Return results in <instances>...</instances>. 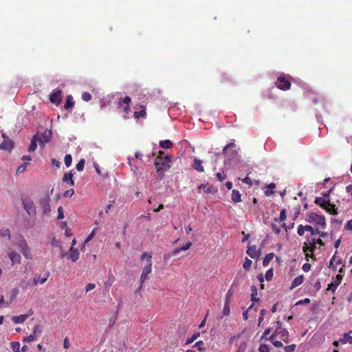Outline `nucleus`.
I'll use <instances>...</instances> for the list:
<instances>
[{
    "mask_svg": "<svg viewBox=\"0 0 352 352\" xmlns=\"http://www.w3.org/2000/svg\"><path fill=\"white\" fill-rule=\"evenodd\" d=\"M251 291H252V294H251V300H252V301H253V302H258L259 300V298H256V296H257V288H256V287L255 285H252Z\"/></svg>",
    "mask_w": 352,
    "mask_h": 352,
    "instance_id": "a878e982",
    "label": "nucleus"
},
{
    "mask_svg": "<svg viewBox=\"0 0 352 352\" xmlns=\"http://www.w3.org/2000/svg\"><path fill=\"white\" fill-rule=\"evenodd\" d=\"M342 279V275L338 274L336 277V280L328 285L327 289L331 290L332 292H335L338 286L340 284Z\"/></svg>",
    "mask_w": 352,
    "mask_h": 352,
    "instance_id": "f8f14e48",
    "label": "nucleus"
},
{
    "mask_svg": "<svg viewBox=\"0 0 352 352\" xmlns=\"http://www.w3.org/2000/svg\"><path fill=\"white\" fill-rule=\"evenodd\" d=\"M51 164L52 166H56V168H59L60 166V162L59 161H58L57 160H56L55 158H52L51 159Z\"/></svg>",
    "mask_w": 352,
    "mask_h": 352,
    "instance_id": "052dcab7",
    "label": "nucleus"
},
{
    "mask_svg": "<svg viewBox=\"0 0 352 352\" xmlns=\"http://www.w3.org/2000/svg\"><path fill=\"white\" fill-rule=\"evenodd\" d=\"M351 333H352V331L344 333L343 338L340 339V342L345 344L346 342H349L350 344H352V336H350Z\"/></svg>",
    "mask_w": 352,
    "mask_h": 352,
    "instance_id": "b1692460",
    "label": "nucleus"
},
{
    "mask_svg": "<svg viewBox=\"0 0 352 352\" xmlns=\"http://www.w3.org/2000/svg\"><path fill=\"white\" fill-rule=\"evenodd\" d=\"M82 99L85 102H89L91 99V95L88 92H85L82 95Z\"/></svg>",
    "mask_w": 352,
    "mask_h": 352,
    "instance_id": "3c124183",
    "label": "nucleus"
},
{
    "mask_svg": "<svg viewBox=\"0 0 352 352\" xmlns=\"http://www.w3.org/2000/svg\"><path fill=\"white\" fill-rule=\"evenodd\" d=\"M131 99L129 96H125L123 99L120 100L118 102L120 106H122V104H125L126 105H129Z\"/></svg>",
    "mask_w": 352,
    "mask_h": 352,
    "instance_id": "a19ab883",
    "label": "nucleus"
},
{
    "mask_svg": "<svg viewBox=\"0 0 352 352\" xmlns=\"http://www.w3.org/2000/svg\"><path fill=\"white\" fill-rule=\"evenodd\" d=\"M324 209L331 214H337V208L334 204H331L329 200L328 201L327 206L324 208Z\"/></svg>",
    "mask_w": 352,
    "mask_h": 352,
    "instance_id": "f3484780",
    "label": "nucleus"
},
{
    "mask_svg": "<svg viewBox=\"0 0 352 352\" xmlns=\"http://www.w3.org/2000/svg\"><path fill=\"white\" fill-rule=\"evenodd\" d=\"M234 143H230L223 148V154L226 157L230 160L236 157L237 153L234 149L232 148V147H234Z\"/></svg>",
    "mask_w": 352,
    "mask_h": 352,
    "instance_id": "423d86ee",
    "label": "nucleus"
},
{
    "mask_svg": "<svg viewBox=\"0 0 352 352\" xmlns=\"http://www.w3.org/2000/svg\"><path fill=\"white\" fill-rule=\"evenodd\" d=\"M274 253H269L265 255V256L263 258V266H267L269 263L272 261V259L274 258Z\"/></svg>",
    "mask_w": 352,
    "mask_h": 352,
    "instance_id": "cd10ccee",
    "label": "nucleus"
},
{
    "mask_svg": "<svg viewBox=\"0 0 352 352\" xmlns=\"http://www.w3.org/2000/svg\"><path fill=\"white\" fill-rule=\"evenodd\" d=\"M128 164L130 166V168H131V170L134 173H138V168L136 165L133 164L132 163V160L131 158H128Z\"/></svg>",
    "mask_w": 352,
    "mask_h": 352,
    "instance_id": "58836bf2",
    "label": "nucleus"
},
{
    "mask_svg": "<svg viewBox=\"0 0 352 352\" xmlns=\"http://www.w3.org/2000/svg\"><path fill=\"white\" fill-rule=\"evenodd\" d=\"M85 167V160L81 159L76 164V169L78 171H82Z\"/></svg>",
    "mask_w": 352,
    "mask_h": 352,
    "instance_id": "37998d69",
    "label": "nucleus"
},
{
    "mask_svg": "<svg viewBox=\"0 0 352 352\" xmlns=\"http://www.w3.org/2000/svg\"><path fill=\"white\" fill-rule=\"evenodd\" d=\"M272 277H273V269L271 268L266 272L265 278L267 280L269 281V280H272Z\"/></svg>",
    "mask_w": 352,
    "mask_h": 352,
    "instance_id": "8fccbe9b",
    "label": "nucleus"
},
{
    "mask_svg": "<svg viewBox=\"0 0 352 352\" xmlns=\"http://www.w3.org/2000/svg\"><path fill=\"white\" fill-rule=\"evenodd\" d=\"M50 197L48 194H45L38 198L37 201V213L42 218L51 217Z\"/></svg>",
    "mask_w": 352,
    "mask_h": 352,
    "instance_id": "f03ea898",
    "label": "nucleus"
},
{
    "mask_svg": "<svg viewBox=\"0 0 352 352\" xmlns=\"http://www.w3.org/2000/svg\"><path fill=\"white\" fill-rule=\"evenodd\" d=\"M230 313V303L225 302L223 309V316L221 318H223V316H229Z\"/></svg>",
    "mask_w": 352,
    "mask_h": 352,
    "instance_id": "72a5a7b5",
    "label": "nucleus"
},
{
    "mask_svg": "<svg viewBox=\"0 0 352 352\" xmlns=\"http://www.w3.org/2000/svg\"><path fill=\"white\" fill-rule=\"evenodd\" d=\"M256 245H248V248L246 251V253L252 258H255L257 255H256Z\"/></svg>",
    "mask_w": 352,
    "mask_h": 352,
    "instance_id": "5701e85b",
    "label": "nucleus"
},
{
    "mask_svg": "<svg viewBox=\"0 0 352 352\" xmlns=\"http://www.w3.org/2000/svg\"><path fill=\"white\" fill-rule=\"evenodd\" d=\"M50 100L52 103L59 104L61 101V90H54L50 96Z\"/></svg>",
    "mask_w": 352,
    "mask_h": 352,
    "instance_id": "1a4fd4ad",
    "label": "nucleus"
},
{
    "mask_svg": "<svg viewBox=\"0 0 352 352\" xmlns=\"http://www.w3.org/2000/svg\"><path fill=\"white\" fill-rule=\"evenodd\" d=\"M74 193V191L73 189H69V190H67L64 194H63V196L65 197H72Z\"/></svg>",
    "mask_w": 352,
    "mask_h": 352,
    "instance_id": "680f3d73",
    "label": "nucleus"
},
{
    "mask_svg": "<svg viewBox=\"0 0 352 352\" xmlns=\"http://www.w3.org/2000/svg\"><path fill=\"white\" fill-rule=\"evenodd\" d=\"M42 332V327L40 324H36L33 330L32 335H34V337L38 336L41 335Z\"/></svg>",
    "mask_w": 352,
    "mask_h": 352,
    "instance_id": "f704fd0d",
    "label": "nucleus"
},
{
    "mask_svg": "<svg viewBox=\"0 0 352 352\" xmlns=\"http://www.w3.org/2000/svg\"><path fill=\"white\" fill-rule=\"evenodd\" d=\"M241 193L239 192V190H232V200L234 203H238V202L241 201Z\"/></svg>",
    "mask_w": 352,
    "mask_h": 352,
    "instance_id": "4be33fe9",
    "label": "nucleus"
},
{
    "mask_svg": "<svg viewBox=\"0 0 352 352\" xmlns=\"http://www.w3.org/2000/svg\"><path fill=\"white\" fill-rule=\"evenodd\" d=\"M38 134H35L32 138V140H31V142H30V144L28 147V151L29 152H33L36 150V147H37V141H38Z\"/></svg>",
    "mask_w": 352,
    "mask_h": 352,
    "instance_id": "dca6fc26",
    "label": "nucleus"
},
{
    "mask_svg": "<svg viewBox=\"0 0 352 352\" xmlns=\"http://www.w3.org/2000/svg\"><path fill=\"white\" fill-rule=\"evenodd\" d=\"M21 203L24 210L30 217H33L37 213V207L35 206L34 201L30 197L28 196L23 197L21 198Z\"/></svg>",
    "mask_w": 352,
    "mask_h": 352,
    "instance_id": "7ed1b4c3",
    "label": "nucleus"
},
{
    "mask_svg": "<svg viewBox=\"0 0 352 352\" xmlns=\"http://www.w3.org/2000/svg\"><path fill=\"white\" fill-rule=\"evenodd\" d=\"M274 335H280L285 342H288L287 338L289 336V333L287 329L282 328V323L280 321L276 322V328L274 332Z\"/></svg>",
    "mask_w": 352,
    "mask_h": 352,
    "instance_id": "39448f33",
    "label": "nucleus"
},
{
    "mask_svg": "<svg viewBox=\"0 0 352 352\" xmlns=\"http://www.w3.org/2000/svg\"><path fill=\"white\" fill-rule=\"evenodd\" d=\"M217 177L219 181L223 182L226 179V175L224 174H222L221 173H217Z\"/></svg>",
    "mask_w": 352,
    "mask_h": 352,
    "instance_id": "774afa93",
    "label": "nucleus"
},
{
    "mask_svg": "<svg viewBox=\"0 0 352 352\" xmlns=\"http://www.w3.org/2000/svg\"><path fill=\"white\" fill-rule=\"evenodd\" d=\"M307 231H309L312 235H316L320 233L318 229H314L311 226H306L305 228Z\"/></svg>",
    "mask_w": 352,
    "mask_h": 352,
    "instance_id": "a18cd8bd",
    "label": "nucleus"
},
{
    "mask_svg": "<svg viewBox=\"0 0 352 352\" xmlns=\"http://www.w3.org/2000/svg\"><path fill=\"white\" fill-rule=\"evenodd\" d=\"M60 228L62 229H65V235L67 236V237H69L70 236L72 235V233L71 232L70 230L69 229V228L67 227V222L66 221H63L62 223H61V226Z\"/></svg>",
    "mask_w": 352,
    "mask_h": 352,
    "instance_id": "2f4dec72",
    "label": "nucleus"
},
{
    "mask_svg": "<svg viewBox=\"0 0 352 352\" xmlns=\"http://www.w3.org/2000/svg\"><path fill=\"white\" fill-rule=\"evenodd\" d=\"M309 219L310 220H324V217H322V216H318L316 213L315 212H311L309 214Z\"/></svg>",
    "mask_w": 352,
    "mask_h": 352,
    "instance_id": "79ce46f5",
    "label": "nucleus"
},
{
    "mask_svg": "<svg viewBox=\"0 0 352 352\" xmlns=\"http://www.w3.org/2000/svg\"><path fill=\"white\" fill-rule=\"evenodd\" d=\"M4 140L3 142L0 144V148L6 150V151H11L14 147V143L12 140L6 139V135L4 134L2 135Z\"/></svg>",
    "mask_w": 352,
    "mask_h": 352,
    "instance_id": "9b49d317",
    "label": "nucleus"
},
{
    "mask_svg": "<svg viewBox=\"0 0 352 352\" xmlns=\"http://www.w3.org/2000/svg\"><path fill=\"white\" fill-rule=\"evenodd\" d=\"M303 280H304L303 275H300V276L296 277L292 283L290 289L292 290L294 288L296 287L297 286L301 285L303 282Z\"/></svg>",
    "mask_w": 352,
    "mask_h": 352,
    "instance_id": "a211bd4d",
    "label": "nucleus"
},
{
    "mask_svg": "<svg viewBox=\"0 0 352 352\" xmlns=\"http://www.w3.org/2000/svg\"><path fill=\"white\" fill-rule=\"evenodd\" d=\"M306 228V226H303L302 225H300L298 226V234L300 235V236H302L305 233V230H306L305 229Z\"/></svg>",
    "mask_w": 352,
    "mask_h": 352,
    "instance_id": "4d7b16f0",
    "label": "nucleus"
},
{
    "mask_svg": "<svg viewBox=\"0 0 352 352\" xmlns=\"http://www.w3.org/2000/svg\"><path fill=\"white\" fill-rule=\"evenodd\" d=\"M58 216H57V219H62L64 218V214H63V208L62 206H59L58 208Z\"/></svg>",
    "mask_w": 352,
    "mask_h": 352,
    "instance_id": "603ef678",
    "label": "nucleus"
},
{
    "mask_svg": "<svg viewBox=\"0 0 352 352\" xmlns=\"http://www.w3.org/2000/svg\"><path fill=\"white\" fill-rule=\"evenodd\" d=\"M259 352H270V348L267 344H261L258 348Z\"/></svg>",
    "mask_w": 352,
    "mask_h": 352,
    "instance_id": "49530a36",
    "label": "nucleus"
},
{
    "mask_svg": "<svg viewBox=\"0 0 352 352\" xmlns=\"http://www.w3.org/2000/svg\"><path fill=\"white\" fill-rule=\"evenodd\" d=\"M203 344H204L203 341L199 340V341H198L197 342L195 343L194 346L197 347L199 351H202L203 350V349H202V345Z\"/></svg>",
    "mask_w": 352,
    "mask_h": 352,
    "instance_id": "338daca9",
    "label": "nucleus"
},
{
    "mask_svg": "<svg viewBox=\"0 0 352 352\" xmlns=\"http://www.w3.org/2000/svg\"><path fill=\"white\" fill-rule=\"evenodd\" d=\"M276 85L280 90L287 91L291 88V82L285 76H280L277 78Z\"/></svg>",
    "mask_w": 352,
    "mask_h": 352,
    "instance_id": "20e7f679",
    "label": "nucleus"
},
{
    "mask_svg": "<svg viewBox=\"0 0 352 352\" xmlns=\"http://www.w3.org/2000/svg\"><path fill=\"white\" fill-rule=\"evenodd\" d=\"M11 347L13 351L20 352V343L19 342H11Z\"/></svg>",
    "mask_w": 352,
    "mask_h": 352,
    "instance_id": "ea45409f",
    "label": "nucleus"
},
{
    "mask_svg": "<svg viewBox=\"0 0 352 352\" xmlns=\"http://www.w3.org/2000/svg\"><path fill=\"white\" fill-rule=\"evenodd\" d=\"M192 243L190 241H188L185 245L182 246L180 248H176L173 251H172V255H176L178 254L180 251H186L188 250L191 246Z\"/></svg>",
    "mask_w": 352,
    "mask_h": 352,
    "instance_id": "412c9836",
    "label": "nucleus"
},
{
    "mask_svg": "<svg viewBox=\"0 0 352 352\" xmlns=\"http://www.w3.org/2000/svg\"><path fill=\"white\" fill-rule=\"evenodd\" d=\"M200 336V333L199 332H197L194 333L191 338H188L186 342V344H190L192 343L195 340L197 339V338Z\"/></svg>",
    "mask_w": 352,
    "mask_h": 352,
    "instance_id": "c9c22d12",
    "label": "nucleus"
},
{
    "mask_svg": "<svg viewBox=\"0 0 352 352\" xmlns=\"http://www.w3.org/2000/svg\"><path fill=\"white\" fill-rule=\"evenodd\" d=\"M252 263V261L246 257L245 260V262H244V263L243 265V268L245 270H249L250 269Z\"/></svg>",
    "mask_w": 352,
    "mask_h": 352,
    "instance_id": "c03bdc74",
    "label": "nucleus"
},
{
    "mask_svg": "<svg viewBox=\"0 0 352 352\" xmlns=\"http://www.w3.org/2000/svg\"><path fill=\"white\" fill-rule=\"evenodd\" d=\"M8 236V239H10V232L9 229H1L0 230V236Z\"/></svg>",
    "mask_w": 352,
    "mask_h": 352,
    "instance_id": "de8ad7c7",
    "label": "nucleus"
},
{
    "mask_svg": "<svg viewBox=\"0 0 352 352\" xmlns=\"http://www.w3.org/2000/svg\"><path fill=\"white\" fill-rule=\"evenodd\" d=\"M67 256L69 259H71L73 262H76L79 258V252L77 249L74 248L72 246L69 248V254L62 252L60 256L63 258L64 256Z\"/></svg>",
    "mask_w": 352,
    "mask_h": 352,
    "instance_id": "0eeeda50",
    "label": "nucleus"
},
{
    "mask_svg": "<svg viewBox=\"0 0 352 352\" xmlns=\"http://www.w3.org/2000/svg\"><path fill=\"white\" fill-rule=\"evenodd\" d=\"M328 201L329 200H326L323 197H316L315 199V203L318 206H320L321 208H324V207H326Z\"/></svg>",
    "mask_w": 352,
    "mask_h": 352,
    "instance_id": "393cba45",
    "label": "nucleus"
},
{
    "mask_svg": "<svg viewBox=\"0 0 352 352\" xmlns=\"http://www.w3.org/2000/svg\"><path fill=\"white\" fill-rule=\"evenodd\" d=\"M171 156L165 155L164 152L160 151L155 157L154 164L157 173H163L170 168Z\"/></svg>",
    "mask_w": 352,
    "mask_h": 352,
    "instance_id": "f257e3e1",
    "label": "nucleus"
},
{
    "mask_svg": "<svg viewBox=\"0 0 352 352\" xmlns=\"http://www.w3.org/2000/svg\"><path fill=\"white\" fill-rule=\"evenodd\" d=\"M151 258H152V256L151 254H148L146 252H144L141 255L140 259L141 260L146 259V261L148 262V263H151Z\"/></svg>",
    "mask_w": 352,
    "mask_h": 352,
    "instance_id": "09e8293b",
    "label": "nucleus"
},
{
    "mask_svg": "<svg viewBox=\"0 0 352 352\" xmlns=\"http://www.w3.org/2000/svg\"><path fill=\"white\" fill-rule=\"evenodd\" d=\"M35 339V337H34V335H30L29 336H27V337H25L23 340V342H32L33 340H34Z\"/></svg>",
    "mask_w": 352,
    "mask_h": 352,
    "instance_id": "0e129e2a",
    "label": "nucleus"
},
{
    "mask_svg": "<svg viewBox=\"0 0 352 352\" xmlns=\"http://www.w3.org/2000/svg\"><path fill=\"white\" fill-rule=\"evenodd\" d=\"M73 173L69 171V173H65L63 177V182L67 183L69 186H74V181L73 179Z\"/></svg>",
    "mask_w": 352,
    "mask_h": 352,
    "instance_id": "4468645a",
    "label": "nucleus"
},
{
    "mask_svg": "<svg viewBox=\"0 0 352 352\" xmlns=\"http://www.w3.org/2000/svg\"><path fill=\"white\" fill-rule=\"evenodd\" d=\"M142 108V109H141L140 111H135L134 112V117L136 118V119H138L140 118H144L146 116V109L144 107L142 106L141 107Z\"/></svg>",
    "mask_w": 352,
    "mask_h": 352,
    "instance_id": "bb28decb",
    "label": "nucleus"
},
{
    "mask_svg": "<svg viewBox=\"0 0 352 352\" xmlns=\"http://www.w3.org/2000/svg\"><path fill=\"white\" fill-rule=\"evenodd\" d=\"M192 168L202 173L204 171V168L202 166V161L197 157L194 159L193 164L192 165Z\"/></svg>",
    "mask_w": 352,
    "mask_h": 352,
    "instance_id": "2eb2a0df",
    "label": "nucleus"
},
{
    "mask_svg": "<svg viewBox=\"0 0 352 352\" xmlns=\"http://www.w3.org/2000/svg\"><path fill=\"white\" fill-rule=\"evenodd\" d=\"M296 349V344H291L285 347V352H294Z\"/></svg>",
    "mask_w": 352,
    "mask_h": 352,
    "instance_id": "864d4df0",
    "label": "nucleus"
},
{
    "mask_svg": "<svg viewBox=\"0 0 352 352\" xmlns=\"http://www.w3.org/2000/svg\"><path fill=\"white\" fill-rule=\"evenodd\" d=\"M160 146L164 148H170L173 146V143L169 140H162L160 142Z\"/></svg>",
    "mask_w": 352,
    "mask_h": 352,
    "instance_id": "c85d7f7f",
    "label": "nucleus"
},
{
    "mask_svg": "<svg viewBox=\"0 0 352 352\" xmlns=\"http://www.w3.org/2000/svg\"><path fill=\"white\" fill-rule=\"evenodd\" d=\"M51 244H52V245L55 246V247H60V241L56 239L55 238H53L52 239Z\"/></svg>",
    "mask_w": 352,
    "mask_h": 352,
    "instance_id": "e2e57ef3",
    "label": "nucleus"
},
{
    "mask_svg": "<svg viewBox=\"0 0 352 352\" xmlns=\"http://www.w3.org/2000/svg\"><path fill=\"white\" fill-rule=\"evenodd\" d=\"M271 226L276 234H278L280 232V227L281 226H278L275 223H272Z\"/></svg>",
    "mask_w": 352,
    "mask_h": 352,
    "instance_id": "13d9d810",
    "label": "nucleus"
},
{
    "mask_svg": "<svg viewBox=\"0 0 352 352\" xmlns=\"http://www.w3.org/2000/svg\"><path fill=\"white\" fill-rule=\"evenodd\" d=\"M49 274H50V273L47 272V274H46V276L44 277V278H34L33 280H32V284L34 285H36L38 284V283H39L40 284L44 283L46 281Z\"/></svg>",
    "mask_w": 352,
    "mask_h": 352,
    "instance_id": "473e14b6",
    "label": "nucleus"
},
{
    "mask_svg": "<svg viewBox=\"0 0 352 352\" xmlns=\"http://www.w3.org/2000/svg\"><path fill=\"white\" fill-rule=\"evenodd\" d=\"M152 263H148L142 270V273L140 276V282L142 284L147 278V275L151 272Z\"/></svg>",
    "mask_w": 352,
    "mask_h": 352,
    "instance_id": "ddd939ff",
    "label": "nucleus"
},
{
    "mask_svg": "<svg viewBox=\"0 0 352 352\" xmlns=\"http://www.w3.org/2000/svg\"><path fill=\"white\" fill-rule=\"evenodd\" d=\"M232 296V292L231 289H230L227 294H226V300H225V302H228L230 303V298Z\"/></svg>",
    "mask_w": 352,
    "mask_h": 352,
    "instance_id": "69168bd1",
    "label": "nucleus"
},
{
    "mask_svg": "<svg viewBox=\"0 0 352 352\" xmlns=\"http://www.w3.org/2000/svg\"><path fill=\"white\" fill-rule=\"evenodd\" d=\"M96 229L97 228H94L91 231V232L88 235V236L87 237V239L84 241V245H83L82 249L85 248V243H88L89 241H90L94 237V236L96 234Z\"/></svg>",
    "mask_w": 352,
    "mask_h": 352,
    "instance_id": "e433bc0d",
    "label": "nucleus"
},
{
    "mask_svg": "<svg viewBox=\"0 0 352 352\" xmlns=\"http://www.w3.org/2000/svg\"><path fill=\"white\" fill-rule=\"evenodd\" d=\"M51 135L50 131H45L38 137V141H39L41 146H45V145L50 142Z\"/></svg>",
    "mask_w": 352,
    "mask_h": 352,
    "instance_id": "9d476101",
    "label": "nucleus"
},
{
    "mask_svg": "<svg viewBox=\"0 0 352 352\" xmlns=\"http://www.w3.org/2000/svg\"><path fill=\"white\" fill-rule=\"evenodd\" d=\"M26 166H27V164H25L19 166L17 168L16 173H22L25 172V170H26Z\"/></svg>",
    "mask_w": 352,
    "mask_h": 352,
    "instance_id": "6e6d98bb",
    "label": "nucleus"
},
{
    "mask_svg": "<svg viewBox=\"0 0 352 352\" xmlns=\"http://www.w3.org/2000/svg\"><path fill=\"white\" fill-rule=\"evenodd\" d=\"M28 317V314H22L18 316H13L12 320L16 323H23Z\"/></svg>",
    "mask_w": 352,
    "mask_h": 352,
    "instance_id": "6ab92c4d",
    "label": "nucleus"
},
{
    "mask_svg": "<svg viewBox=\"0 0 352 352\" xmlns=\"http://www.w3.org/2000/svg\"><path fill=\"white\" fill-rule=\"evenodd\" d=\"M19 247L21 248L22 253L26 258H32V254L30 253V248H28V244L24 239H22L19 242Z\"/></svg>",
    "mask_w": 352,
    "mask_h": 352,
    "instance_id": "6e6552de",
    "label": "nucleus"
},
{
    "mask_svg": "<svg viewBox=\"0 0 352 352\" xmlns=\"http://www.w3.org/2000/svg\"><path fill=\"white\" fill-rule=\"evenodd\" d=\"M276 185L275 184L271 183L269 185L267 186V189L265 191V194L267 196H270L274 193V189L275 188Z\"/></svg>",
    "mask_w": 352,
    "mask_h": 352,
    "instance_id": "c756f323",
    "label": "nucleus"
},
{
    "mask_svg": "<svg viewBox=\"0 0 352 352\" xmlns=\"http://www.w3.org/2000/svg\"><path fill=\"white\" fill-rule=\"evenodd\" d=\"M286 217V210L285 209H282L280 211L279 220H285Z\"/></svg>",
    "mask_w": 352,
    "mask_h": 352,
    "instance_id": "bf43d9fd",
    "label": "nucleus"
},
{
    "mask_svg": "<svg viewBox=\"0 0 352 352\" xmlns=\"http://www.w3.org/2000/svg\"><path fill=\"white\" fill-rule=\"evenodd\" d=\"M65 164L67 167L71 166L72 162V157L70 154H67L64 158Z\"/></svg>",
    "mask_w": 352,
    "mask_h": 352,
    "instance_id": "4c0bfd02",
    "label": "nucleus"
},
{
    "mask_svg": "<svg viewBox=\"0 0 352 352\" xmlns=\"http://www.w3.org/2000/svg\"><path fill=\"white\" fill-rule=\"evenodd\" d=\"M9 257H10V260L12 261V263L13 265L15 263H20L21 256L19 254H17L14 252H12L9 254Z\"/></svg>",
    "mask_w": 352,
    "mask_h": 352,
    "instance_id": "aec40b11",
    "label": "nucleus"
},
{
    "mask_svg": "<svg viewBox=\"0 0 352 352\" xmlns=\"http://www.w3.org/2000/svg\"><path fill=\"white\" fill-rule=\"evenodd\" d=\"M294 216H293V220H295L298 218V215L300 214V206H297L294 208Z\"/></svg>",
    "mask_w": 352,
    "mask_h": 352,
    "instance_id": "5fc2aeb1",
    "label": "nucleus"
},
{
    "mask_svg": "<svg viewBox=\"0 0 352 352\" xmlns=\"http://www.w3.org/2000/svg\"><path fill=\"white\" fill-rule=\"evenodd\" d=\"M72 99L73 98L71 96H67L66 102L64 105V108L65 109H68L74 105V102L72 100Z\"/></svg>",
    "mask_w": 352,
    "mask_h": 352,
    "instance_id": "7c9ffc66",
    "label": "nucleus"
}]
</instances>
